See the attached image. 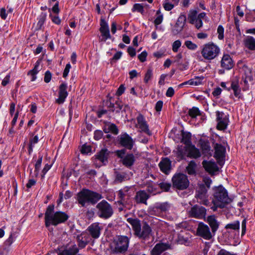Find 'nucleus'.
Listing matches in <instances>:
<instances>
[{"instance_id": "nucleus-1", "label": "nucleus", "mask_w": 255, "mask_h": 255, "mask_svg": "<svg viewBox=\"0 0 255 255\" xmlns=\"http://www.w3.org/2000/svg\"><path fill=\"white\" fill-rule=\"evenodd\" d=\"M127 222L130 224L133 235L141 240H148L152 234V229L146 222L141 226L140 221L137 218H129Z\"/></svg>"}, {"instance_id": "nucleus-2", "label": "nucleus", "mask_w": 255, "mask_h": 255, "mask_svg": "<svg viewBox=\"0 0 255 255\" xmlns=\"http://www.w3.org/2000/svg\"><path fill=\"white\" fill-rule=\"evenodd\" d=\"M54 205H49L45 213V225L46 227L50 225L56 226L58 224L64 223L69 218L68 215L65 212L57 211L54 212Z\"/></svg>"}, {"instance_id": "nucleus-3", "label": "nucleus", "mask_w": 255, "mask_h": 255, "mask_svg": "<svg viewBox=\"0 0 255 255\" xmlns=\"http://www.w3.org/2000/svg\"><path fill=\"white\" fill-rule=\"evenodd\" d=\"M102 195L96 192L83 188L76 196V200L82 207H85L89 204H96L103 198Z\"/></svg>"}, {"instance_id": "nucleus-4", "label": "nucleus", "mask_w": 255, "mask_h": 255, "mask_svg": "<svg viewBox=\"0 0 255 255\" xmlns=\"http://www.w3.org/2000/svg\"><path fill=\"white\" fill-rule=\"evenodd\" d=\"M215 204L220 208H223L225 205L230 203L231 201L229 197L227 191L222 185L214 188L213 199Z\"/></svg>"}, {"instance_id": "nucleus-5", "label": "nucleus", "mask_w": 255, "mask_h": 255, "mask_svg": "<svg viewBox=\"0 0 255 255\" xmlns=\"http://www.w3.org/2000/svg\"><path fill=\"white\" fill-rule=\"evenodd\" d=\"M97 215L100 218L108 219L114 214V210L112 205L105 200L98 203L96 206Z\"/></svg>"}, {"instance_id": "nucleus-6", "label": "nucleus", "mask_w": 255, "mask_h": 255, "mask_svg": "<svg viewBox=\"0 0 255 255\" xmlns=\"http://www.w3.org/2000/svg\"><path fill=\"white\" fill-rule=\"evenodd\" d=\"M129 239L127 236H121L115 239L111 245V249L114 253H122L128 248Z\"/></svg>"}, {"instance_id": "nucleus-7", "label": "nucleus", "mask_w": 255, "mask_h": 255, "mask_svg": "<svg viewBox=\"0 0 255 255\" xmlns=\"http://www.w3.org/2000/svg\"><path fill=\"white\" fill-rule=\"evenodd\" d=\"M220 48L213 43H208L203 45L201 54L206 60H212L216 58L220 52Z\"/></svg>"}, {"instance_id": "nucleus-8", "label": "nucleus", "mask_w": 255, "mask_h": 255, "mask_svg": "<svg viewBox=\"0 0 255 255\" xmlns=\"http://www.w3.org/2000/svg\"><path fill=\"white\" fill-rule=\"evenodd\" d=\"M172 186L177 189L183 190L189 185V181L186 175L183 173L175 174L172 178Z\"/></svg>"}, {"instance_id": "nucleus-9", "label": "nucleus", "mask_w": 255, "mask_h": 255, "mask_svg": "<svg viewBox=\"0 0 255 255\" xmlns=\"http://www.w3.org/2000/svg\"><path fill=\"white\" fill-rule=\"evenodd\" d=\"M206 187L202 184H198V187L196 190L195 198L197 199V202L200 204L208 206L210 202L208 199V195Z\"/></svg>"}, {"instance_id": "nucleus-10", "label": "nucleus", "mask_w": 255, "mask_h": 255, "mask_svg": "<svg viewBox=\"0 0 255 255\" xmlns=\"http://www.w3.org/2000/svg\"><path fill=\"white\" fill-rule=\"evenodd\" d=\"M207 210L205 208L195 205L188 211L190 217L202 219L205 217Z\"/></svg>"}, {"instance_id": "nucleus-11", "label": "nucleus", "mask_w": 255, "mask_h": 255, "mask_svg": "<svg viewBox=\"0 0 255 255\" xmlns=\"http://www.w3.org/2000/svg\"><path fill=\"white\" fill-rule=\"evenodd\" d=\"M216 114V120L218 122L217 128L218 130H224L227 128L229 123V118L222 112L217 111Z\"/></svg>"}, {"instance_id": "nucleus-12", "label": "nucleus", "mask_w": 255, "mask_h": 255, "mask_svg": "<svg viewBox=\"0 0 255 255\" xmlns=\"http://www.w3.org/2000/svg\"><path fill=\"white\" fill-rule=\"evenodd\" d=\"M196 232L197 236L207 240H210L213 236L209 227L202 222L199 223Z\"/></svg>"}, {"instance_id": "nucleus-13", "label": "nucleus", "mask_w": 255, "mask_h": 255, "mask_svg": "<svg viewBox=\"0 0 255 255\" xmlns=\"http://www.w3.org/2000/svg\"><path fill=\"white\" fill-rule=\"evenodd\" d=\"M124 154V150L118 151V156L119 157L123 158L122 161L123 164L128 168H130L133 165L135 161V156L132 153H129L127 154L125 157H123L122 154Z\"/></svg>"}, {"instance_id": "nucleus-14", "label": "nucleus", "mask_w": 255, "mask_h": 255, "mask_svg": "<svg viewBox=\"0 0 255 255\" xmlns=\"http://www.w3.org/2000/svg\"><path fill=\"white\" fill-rule=\"evenodd\" d=\"M214 157L217 159L219 164L224 163L226 153V148L221 144L216 143L214 145Z\"/></svg>"}, {"instance_id": "nucleus-15", "label": "nucleus", "mask_w": 255, "mask_h": 255, "mask_svg": "<svg viewBox=\"0 0 255 255\" xmlns=\"http://www.w3.org/2000/svg\"><path fill=\"white\" fill-rule=\"evenodd\" d=\"M170 208V205L168 202L157 204L150 211L152 215L159 216L161 213L168 211Z\"/></svg>"}, {"instance_id": "nucleus-16", "label": "nucleus", "mask_w": 255, "mask_h": 255, "mask_svg": "<svg viewBox=\"0 0 255 255\" xmlns=\"http://www.w3.org/2000/svg\"><path fill=\"white\" fill-rule=\"evenodd\" d=\"M137 124L135 127L140 129L141 132L145 133L148 135H151V132L149 129L148 126L146 122L144 117L141 114H139L136 118Z\"/></svg>"}, {"instance_id": "nucleus-17", "label": "nucleus", "mask_w": 255, "mask_h": 255, "mask_svg": "<svg viewBox=\"0 0 255 255\" xmlns=\"http://www.w3.org/2000/svg\"><path fill=\"white\" fill-rule=\"evenodd\" d=\"M120 144L127 149H131L134 144V140L127 133L121 134L120 137Z\"/></svg>"}, {"instance_id": "nucleus-18", "label": "nucleus", "mask_w": 255, "mask_h": 255, "mask_svg": "<svg viewBox=\"0 0 255 255\" xmlns=\"http://www.w3.org/2000/svg\"><path fill=\"white\" fill-rule=\"evenodd\" d=\"M171 249L168 243H159L156 244L150 251V255H161L164 251Z\"/></svg>"}, {"instance_id": "nucleus-19", "label": "nucleus", "mask_w": 255, "mask_h": 255, "mask_svg": "<svg viewBox=\"0 0 255 255\" xmlns=\"http://www.w3.org/2000/svg\"><path fill=\"white\" fill-rule=\"evenodd\" d=\"M103 227L99 223H94L90 225L87 231L90 235L94 239H98L101 234Z\"/></svg>"}, {"instance_id": "nucleus-20", "label": "nucleus", "mask_w": 255, "mask_h": 255, "mask_svg": "<svg viewBox=\"0 0 255 255\" xmlns=\"http://www.w3.org/2000/svg\"><path fill=\"white\" fill-rule=\"evenodd\" d=\"M67 85L65 83H62L59 87L58 98L56 100V102L58 104H63L68 96L67 91Z\"/></svg>"}, {"instance_id": "nucleus-21", "label": "nucleus", "mask_w": 255, "mask_h": 255, "mask_svg": "<svg viewBox=\"0 0 255 255\" xmlns=\"http://www.w3.org/2000/svg\"><path fill=\"white\" fill-rule=\"evenodd\" d=\"M100 31L102 37L100 39L101 41L105 42L108 39L111 38L108 24L104 19H101Z\"/></svg>"}, {"instance_id": "nucleus-22", "label": "nucleus", "mask_w": 255, "mask_h": 255, "mask_svg": "<svg viewBox=\"0 0 255 255\" xmlns=\"http://www.w3.org/2000/svg\"><path fill=\"white\" fill-rule=\"evenodd\" d=\"M158 165L163 173L167 175L169 173L171 169V161L168 158H162Z\"/></svg>"}, {"instance_id": "nucleus-23", "label": "nucleus", "mask_w": 255, "mask_h": 255, "mask_svg": "<svg viewBox=\"0 0 255 255\" xmlns=\"http://www.w3.org/2000/svg\"><path fill=\"white\" fill-rule=\"evenodd\" d=\"M114 180L115 184H119L129 179L128 174L126 172L120 171L116 169H114Z\"/></svg>"}, {"instance_id": "nucleus-24", "label": "nucleus", "mask_w": 255, "mask_h": 255, "mask_svg": "<svg viewBox=\"0 0 255 255\" xmlns=\"http://www.w3.org/2000/svg\"><path fill=\"white\" fill-rule=\"evenodd\" d=\"M150 197L144 190H140L136 192L134 199L137 204H144L147 205V200Z\"/></svg>"}, {"instance_id": "nucleus-25", "label": "nucleus", "mask_w": 255, "mask_h": 255, "mask_svg": "<svg viewBox=\"0 0 255 255\" xmlns=\"http://www.w3.org/2000/svg\"><path fill=\"white\" fill-rule=\"evenodd\" d=\"M222 67L226 70H230L234 66V62L231 56L229 54H224L221 62Z\"/></svg>"}, {"instance_id": "nucleus-26", "label": "nucleus", "mask_w": 255, "mask_h": 255, "mask_svg": "<svg viewBox=\"0 0 255 255\" xmlns=\"http://www.w3.org/2000/svg\"><path fill=\"white\" fill-rule=\"evenodd\" d=\"M187 156L192 158H198L201 155L200 150L194 145L191 144L186 146Z\"/></svg>"}, {"instance_id": "nucleus-27", "label": "nucleus", "mask_w": 255, "mask_h": 255, "mask_svg": "<svg viewBox=\"0 0 255 255\" xmlns=\"http://www.w3.org/2000/svg\"><path fill=\"white\" fill-rule=\"evenodd\" d=\"M202 165L205 170L210 173H214L219 170V168L215 162L204 160L202 162Z\"/></svg>"}, {"instance_id": "nucleus-28", "label": "nucleus", "mask_w": 255, "mask_h": 255, "mask_svg": "<svg viewBox=\"0 0 255 255\" xmlns=\"http://www.w3.org/2000/svg\"><path fill=\"white\" fill-rule=\"evenodd\" d=\"M109 151L107 149H102L95 155V159L100 161L103 165L108 163Z\"/></svg>"}, {"instance_id": "nucleus-29", "label": "nucleus", "mask_w": 255, "mask_h": 255, "mask_svg": "<svg viewBox=\"0 0 255 255\" xmlns=\"http://www.w3.org/2000/svg\"><path fill=\"white\" fill-rule=\"evenodd\" d=\"M201 148L202 153L205 156L210 157L212 155L213 150L208 140L201 141Z\"/></svg>"}, {"instance_id": "nucleus-30", "label": "nucleus", "mask_w": 255, "mask_h": 255, "mask_svg": "<svg viewBox=\"0 0 255 255\" xmlns=\"http://www.w3.org/2000/svg\"><path fill=\"white\" fill-rule=\"evenodd\" d=\"M186 16L185 13H181L179 17L177 19L176 23L175 25V27L176 28V31L177 32H181L186 22Z\"/></svg>"}, {"instance_id": "nucleus-31", "label": "nucleus", "mask_w": 255, "mask_h": 255, "mask_svg": "<svg viewBox=\"0 0 255 255\" xmlns=\"http://www.w3.org/2000/svg\"><path fill=\"white\" fill-rule=\"evenodd\" d=\"M207 222L210 225L212 233L214 234L217 231L219 228V223L216 220L215 215H210L207 217Z\"/></svg>"}, {"instance_id": "nucleus-32", "label": "nucleus", "mask_w": 255, "mask_h": 255, "mask_svg": "<svg viewBox=\"0 0 255 255\" xmlns=\"http://www.w3.org/2000/svg\"><path fill=\"white\" fill-rule=\"evenodd\" d=\"M79 249L76 245H73L68 249L64 250L58 255H76L79 252Z\"/></svg>"}, {"instance_id": "nucleus-33", "label": "nucleus", "mask_w": 255, "mask_h": 255, "mask_svg": "<svg viewBox=\"0 0 255 255\" xmlns=\"http://www.w3.org/2000/svg\"><path fill=\"white\" fill-rule=\"evenodd\" d=\"M181 142L188 146L192 144L191 143V134L187 131H184L183 130L181 131Z\"/></svg>"}, {"instance_id": "nucleus-34", "label": "nucleus", "mask_w": 255, "mask_h": 255, "mask_svg": "<svg viewBox=\"0 0 255 255\" xmlns=\"http://www.w3.org/2000/svg\"><path fill=\"white\" fill-rule=\"evenodd\" d=\"M245 45L251 50H255V38L248 36L244 40Z\"/></svg>"}, {"instance_id": "nucleus-35", "label": "nucleus", "mask_w": 255, "mask_h": 255, "mask_svg": "<svg viewBox=\"0 0 255 255\" xmlns=\"http://www.w3.org/2000/svg\"><path fill=\"white\" fill-rule=\"evenodd\" d=\"M174 152H175L178 160L183 159L186 155V152H187L186 145L185 146H178L177 150Z\"/></svg>"}, {"instance_id": "nucleus-36", "label": "nucleus", "mask_w": 255, "mask_h": 255, "mask_svg": "<svg viewBox=\"0 0 255 255\" xmlns=\"http://www.w3.org/2000/svg\"><path fill=\"white\" fill-rule=\"evenodd\" d=\"M196 167L197 164L193 160H191L189 162L188 166L186 167V170L189 175H195L196 173Z\"/></svg>"}, {"instance_id": "nucleus-37", "label": "nucleus", "mask_w": 255, "mask_h": 255, "mask_svg": "<svg viewBox=\"0 0 255 255\" xmlns=\"http://www.w3.org/2000/svg\"><path fill=\"white\" fill-rule=\"evenodd\" d=\"M108 107L111 111L119 113L122 109L123 104L121 102L117 101L115 104L110 103Z\"/></svg>"}, {"instance_id": "nucleus-38", "label": "nucleus", "mask_w": 255, "mask_h": 255, "mask_svg": "<svg viewBox=\"0 0 255 255\" xmlns=\"http://www.w3.org/2000/svg\"><path fill=\"white\" fill-rule=\"evenodd\" d=\"M129 190V187H125L123 189L120 190L118 191V196L119 197V199H121L123 200H126V197H129V195H128V192Z\"/></svg>"}, {"instance_id": "nucleus-39", "label": "nucleus", "mask_w": 255, "mask_h": 255, "mask_svg": "<svg viewBox=\"0 0 255 255\" xmlns=\"http://www.w3.org/2000/svg\"><path fill=\"white\" fill-rule=\"evenodd\" d=\"M253 76L252 74L251 70L248 69V71L245 73V75L243 76V80L245 85H248L249 82L253 80Z\"/></svg>"}, {"instance_id": "nucleus-40", "label": "nucleus", "mask_w": 255, "mask_h": 255, "mask_svg": "<svg viewBox=\"0 0 255 255\" xmlns=\"http://www.w3.org/2000/svg\"><path fill=\"white\" fill-rule=\"evenodd\" d=\"M39 63L37 61L33 69L29 71L28 74L31 76V81H34L36 79V75L38 72V67H39Z\"/></svg>"}, {"instance_id": "nucleus-41", "label": "nucleus", "mask_w": 255, "mask_h": 255, "mask_svg": "<svg viewBox=\"0 0 255 255\" xmlns=\"http://www.w3.org/2000/svg\"><path fill=\"white\" fill-rule=\"evenodd\" d=\"M188 115L192 118H196L198 116L201 115V113L198 108L193 107L192 108L189 110Z\"/></svg>"}, {"instance_id": "nucleus-42", "label": "nucleus", "mask_w": 255, "mask_h": 255, "mask_svg": "<svg viewBox=\"0 0 255 255\" xmlns=\"http://www.w3.org/2000/svg\"><path fill=\"white\" fill-rule=\"evenodd\" d=\"M230 88L234 91V95L236 97H239L241 93V90L238 83L236 82H232Z\"/></svg>"}, {"instance_id": "nucleus-43", "label": "nucleus", "mask_w": 255, "mask_h": 255, "mask_svg": "<svg viewBox=\"0 0 255 255\" xmlns=\"http://www.w3.org/2000/svg\"><path fill=\"white\" fill-rule=\"evenodd\" d=\"M203 76H196L194 78L190 79L191 86H198L202 84Z\"/></svg>"}, {"instance_id": "nucleus-44", "label": "nucleus", "mask_w": 255, "mask_h": 255, "mask_svg": "<svg viewBox=\"0 0 255 255\" xmlns=\"http://www.w3.org/2000/svg\"><path fill=\"white\" fill-rule=\"evenodd\" d=\"M38 136L37 135H34V136L30 138L29 140V147H28V151L30 153L33 150V147L36 143H37L38 141Z\"/></svg>"}, {"instance_id": "nucleus-45", "label": "nucleus", "mask_w": 255, "mask_h": 255, "mask_svg": "<svg viewBox=\"0 0 255 255\" xmlns=\"http://www.w3.org/2000/svg\"><path fill=\"white\" fill-rule=\"evenodd\" d=\"M226 229H232L234 230H239L240 229V222L236 221L233 223L228 224L225 226Z\"/></svg>"}, {"instance_id": "nucleus-46", "label": "nucleus", "mask_w": 255, "mask_h": 255, "mask_svg": "<svg viewBox=\"0 0 255 255\" xmlns=\"http://www.w3.org/2000/svg\"><path fill=\"white\" fill-rule=\"evenodd\" d=\"M197 11L196 10H191L188 14L189 22L192 24L197 18Z\"/></svg>"}, {"instance_id": "nucleus-47", "label": "nucleus", "mask_w": 255, "mask_h": 255, "mask_svg": "<svg viewBox=\"0 0 255 255\" xmlns=\"http://www.w3.org/2000/svg\"><path fill=\"white\" fill-rule=\"evenodd\" d=\"M107 127L109 128L110 132L113 134H117L119 133V129L115 124L110 123L107 125Z\"/></svg>"}, {"instance_id": "nucleus-48", "label": "nucleus", "mask_w": 255, "mask_h": 255, "mask_svg": "<svg viewBox=\"0 0 255 255\" xmlns=\"http://www.w3.org/2000/svg\"><path fill=\"white\" fill-rule=\"evenodd\" d=\"M132 11H137L138 12H139L141 13H143L144 9H143V6L140 3H135L133 7L132 8Z\"/></svg>"}, {"instance_id": "nucleus-49", "label": "nucleus", "mask_w": 255, "mask_h": 255, "mask_svg": "<svg viewBox=\"0 0 255 255\" xmlns=\"http://www.w3.org/2000/svg\"><path fill=\"white\" fill-rule=\"evenodd\" d=\"M47 16V14L45 12H41L38 18V24L41 26L44 23L46 18Z\"/></svg>"}, {"instance_id": "nucleus-50", "label": "nucleus", "mask_w": 255, "mask_h": 255, "mask_svg": "<svg viewBox=\"0 0 255 255\" xmlns=\"http://www.w3.org/2000/svg\"><path fill=\"white\" fill-rule=\"evenodd\" d=\"M159 186L161 189L165 191H168L170 189L171 185L169 183L162 182L159 183Z\"/></svg>"}, {"instance_id": "nucleus-51", "label": "nucleus", "mask_w": 255, "mask_h": 255, "mask_svg": "<svg viewBox=\"0 0 255 255\" xmlns=\"http://www.w3.org/2000/svg\"><path fill=\"white\" fill-rule=\"evenodd\" d=\"M152 70L151 69H148L145 74V76H144V82L145 83H147L149 81V80H150V79L152 78Z\"/></svg>"}, {"instance_id": "nucleus-52", "label": "nucleus", "mask_w": 255, "mask_h": 255, "mask_svg": "<svg viewBox=\"0 0 255 255\" xmlns=\"http://www.w3.org/2000/svg\"><path fill=\"white\" fill-rule=\"evenodd\" d=\"M42 156H39L38 159L37 160L35 164V172H36V174H37L40 170V168L41 166V164L42 160Z\"/></svg>"}, {"instance_id": "nucleus-53", "label": "nucleus", "mask_w": 255, "mask_h": 255, "mask_svg": "<svg viewBox=\"0 0 255 255\" xmlns=\"http://www.w3.org/2000/svg\"><path fill=\"white\" fill-rule=\"evenodd\" d=\"M185 45L190 50H195L197 48V45L193 43L191 41L187 40L185 42Z\"/></svg>"}, {"instance_id": "nucleus-54", "label": "nucleus", "mask_w": 255, "mask_h": 255, "mask_svg": "<svg viewBox=\"0 0 255 255\" xmlns=\"http://www.w3.org/2000/svg\"><path fill=\"white\" fill-rule=\"evenodd\" d=\"M203 183H200L199 184L203 185L205 187H206L207 189L208 190L210 188V185L212 183L211 179L209 177H205L203 178Z\"/></svg>"}, {"instance_id": "nucleus-55", "label": "nucleus", "mask_w": 255, "mask_h": 255, "mask_svg": "<svg viewBox=\"0 0 255 255\" xmlns=\"http://www.w3.org/2000/svg\"><path fill=\"white\" fill-rule=\"evenodd\" d=\"M181 45V42L179 40L175 41L172 44V50L174 52H177L178 49Z\"/></svg>"}, {"instance_id": "nucleus-56", "label": "nucleus", "mask_w": 255, "mask_h": 255, "mask_svg": "<svg viewBox=\"0 0 255 255\" xmlns=\"http://www.w3.org/2000/svg\"><path fill=\"white\" fill-rule=\"evenodd\" d=\"M163 6L165 10L169 11L174 7V5L169 2V0H165L163 4Z\"/></svg>"}, {"instance_id": "nucleus-57", "label": "nucleus", "mask_w": 255, "mask_h": 255, "mask_svg": "<svg viewBox=\"0 0 255 255\" xmlns=\"http://www.w3.org/2000/svg\"><path fill=\"white\" fill-rule=\"evenodd\" d=\"M217 32L218 33V38L220 40H222L224 38V29L222 25H219L218 27Z\"/></svg>"}, {"instance_id": "nucleus-58", "label": "nucleus", "mask_w": 255, "mask_h": 255, "mask_svg": "<svg viewBox=\"0 0 255 255\" xmlns=\"http://www.w3.org/2000/svg\"><path fill=\"white\" fill-rule=\"evenodd\" d=\"M83 238L81 236L77 237V240L78 241V245L81 248H84L87 244V242L83 241Z\"/></svg>"}, {"instance_id": "nucleus-59", "label": "nucleus", "mask_w": 255, "mask_h": 255, "mask_svg": "<svg viewBox=\"0 0 255 255\" xmlns=\"http://www.w3.org/2000/svg\"><path fill=\"white\" fill-rule=\"evenodd\" d=\"M147 55V52L146 51H143L140 54L138 55V58L139 59L140 62H143L146 61Z\"/></svg>"}, {"instance_id": "nucleus-60", "label": "nucleus", "mask_w": 255, "mask_h": 255, "mask_svg": "<svg viewBox=\"0 0 255 255\" xmlns=\"http://www.w3.org/2000/svg\"><path fill=\"white\" fill-rule=\"evenodd\" d=\"M52 74L49 71H47L44 75V81L45 83H49L51 79Z\"/></svg>"}, {"instance_id": "nucleus-61", "label": "nucleus", "mask_w": 255, "mask_h": 255, "mask_svg": "<svg viewBox=\"0 0 255 255\" xmlns=\"http://www.w3.org/2000/svg\"><path fill=\"white\" fill-rule=\"evenodd\" d=\"M192 24H194L197 29H199L202 26L203 23L202 20L197 17Z\"/></svg>"}, {"instance_id": "nucleus-62", "label": "nucleus", "mask_w": 255, "mask_h": 255, "mask_svg": "<svg viewBox=\"0 0 255 255\" xmlns=\"http://www.w3.org/2000/svg\"><path fill=\"white\" fill-rule=\"evenodd\" d=\"M71 66L70 63H68L66 64V67L64 69L63 73V77L64 78H66L69 72L70 69L71 68Z\"/></svg>"}, {"instance_id": "nucleus-63", "label": "nucleus", "mask_w": 255, "mask_h": 255, "mask_svg": "<svg viewBox=\"0 0 255 255\" xmlns=\"http://www.w3.org/2000/svg\"><path fill=\"white\" fill-rule=\"evenodd\" d=\"M103 135V133L101 130H96L94 133V138L96 140H99L102 137Z\"/></svg>"}, {"instance_id": "nucleus-64", "label": "nucleus", "mask_w": 255, "mask_h": 255, "mask_svg": "<svg viewBox=\"0 0 255 255\" xmlns=\"http://www.w3.org/2000/svg\"><path fill=\"white\" fill-rule=\"evenodd\" d=\"M217 255H237L236 254H232L224 249H221L218 252Z\"/></svg>"}]
</instances>
